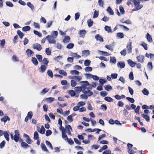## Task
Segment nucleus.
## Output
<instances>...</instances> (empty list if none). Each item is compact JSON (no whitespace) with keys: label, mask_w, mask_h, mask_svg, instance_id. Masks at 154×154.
Returning <instances> with one entry per match:
<instances>
[{"label":"nucleus","mask_w":154,"mask_h":154,"mask_svg":"<svg viewBox=\"0 0 154 154\" xmlns=\"http://www.w3.org/2000/svg\"><path fill=\"white\" fill-rule=\"evenodd\" d=\"M14 135L13 137V134L11 133V137L12 140H14L15 142H17L19 140L22 141V140L21 139L20 136L19 134V130H17L14 131Z\"/></svg>","instance_id":"1"},{"label":"nucleus","mask_w":154,"mask_h":154,"mask_svg":"<svg viewBox=\"0 0 154 154\" xmlns=\"http://www.w3.org/2000/svg\"><path fill=\"white\" fill-rule=\"evenodd\" d=\"M135 8L133 10V11H136L142 8L143 5H142L140 4V2L139 0H133Z\"/></svg>","instance_id":"2"},{"label":"nucleus","mask_w":154,"mask_h":154,"mask_svg":"<svg viewBox=\"0 0 154 154\" xmlns=\"http://www.w3.org/2000/svg\"><path fill=\"white\" fill-rule=\"evenodd\" d=\"M80 83L82 84L81 87L82 89H88L89 88V84L88 81H81Z\"/></svg>","instance_id":"3"},{"label":"nucleus","mask_w":154,"mask_h":154,"mask_svg":"<svg viewBox=\"0 0 154 154\" xmlns=\"http://www.w3.org/2000/svg\"><path fill=\"white\" fill-rule=\"evenodd\" d=\"M55 38L52 35L50 36L48 35L46 37V38L50 44H55L56 43V42L54 40Z\"/></svg>","instance_id":"4"},{"label":"nucleus","mask_w":154,"mask_h":154,"mask_svg":"<svg viewBox=\"0 0 154 154\" xmlns=\"http://www.w3.org/2000/svg\"><path fill=\"white\" fill-rule=\"evenodd\" d=\"M32 47L34 49H37L39 51H40L42 49L41 45L37 43L33 45Z\"/></svg>","instance_id":"5"},{"label":"nucleus","mask_w":154,"mask_h":154,"mask_svg":"<svg viewBox=\"0 0 154 154\" xmlns=\"http://www.w3.org/2000/svg\"><path fill=\"white\" fill-rule=\"evenodd\" d=\"M47 68V66L46 65H42L39 69V72L41 73L44 72Z\"/></svg>","instance_id":"6"},{"label":"nucleus","mask_w":154,"mask_h":154,"mask_svg":"<svg viewBox=\"0 0 154 154\" xmlns=\"http://www.w3.org/2000/svg\"><path fill=\"white\" fill-rule=\"evenodd\" d=\"M65 128L67 130V133L69 135H71V131H72V128L70 125H66Z\"/></svg>","instance_id":"7"},{"label":"nucleus","mask_w":154,"mask_h":154,"mask_svg":"<svg viewBox=\"0 0 154 154\" xmlns=\"http://www.w3.org/2000/svg\"><path fill=\"white\" fill-rule=\"evenodd\" d=\"M137 59L138 62H143L144 61V57L142 55H139L137 56Z\"/></svg>","instance_id":"8"},{"label":"nucleus","mask_w":154,"mask_h":154,"mask_svg":"<svg viewBox=\"0 0 154 154\" xmlns=\"http://www.w3.org/2000/svg\"><path fill=\"white\" fill-rule=\"evenodd\" d=\"M49 89L48 88H46L42 90L40 92L41 95H43L48 91Z\"/></svg>","instance_id":"9"},{"label":"nucleus","mask_w":154,"mask_h":154,"mask_svg":"<svg viewBox=\"0 0 154 154\" xmlns=\"http://www.w3.org/2000/svg\"><path fill=\"white\" fill-rule=\"evenodd\" d=\"M128 64L131 66L134 67L136 64V63L133 61L129 59L128 60Z\"/></svg>","instance_id":"10"},{"label":"nucleus","mask_w":154,"mask_h":154,"mask_svg":"<svg viewBox=\"0 0 154 154\" xmlns=\"http://www.w3.org/2000/svg\"><path fill=\"white\" fill-rule=\"evenodd\" d=\"M117 66L118 67L122 69L125 67V65L124 62H119L118 63Z\"/></svg>","instance_id":"11"},{"label":"nucleus","mask_w":154,"mask_h":154,"mask_svg":"<svg viewBox=\"0 0 154 154\" xmlns=\"http://www.w3.org/2000/svg\"><path fill=\"white\" fill-rule=\"evenodd\" d=\"M70 40V38L68 36H66L63 39V42L65 43H68Z\"/></svg>","instance_id":"12"},{"label":"nucleus","mask_w":154,"mask_h":154,"mask_svg":"<svg viewBox=\"0 0 154 154\" xmlns=\"http://www.w3.org/2000/svg\"><path fill=\"white\" fill-rule=\"evenodd\" d=\"M128 50V53H130L131 52V42H129L128 43L127 47Z\"/></svg>","instance_id":"13"},{"label":"nucleus","mask_w":154,"mask_h":154,"mask_svg":"<svg viewBox=\"0 0 154 154\" xmlns=\"http://www.w3.org/2000/svg\"><path fill=\"white\" fill-rule=\"evenodd\" d=\"M70 56L76 59H79L81 57L80 55H78L76 53H71L70 54Z\"/></svg>","instance_id":"14"},{"label":"nucleus","mask_w":154,"mask_h":154,"mask_svg":"<svg viewBox=\"0 0 154 154\" xmlns=\"http://www.w3.org/2000/svg\"><path fill=\"white\" fill-rule=\"evenodd\" d=\"M41 147L42 150L44 151L47 152H48V151L47 147H46L45 145L43 143H41Z\"/></svg>","instance_id":"15"},{"label":"nucleus","mask_w":154,"mask_h":154,"mask_svg":"<svg viewBox=\"0 0 154 154\" xmlns=\"http://www.w3.org/2000/svg\"><path fill=\"white\" fill-rule=\"evenodd\" d=\"M106 11L110 15H113L114 14L113 11L109 7L107 8Z\"/></svg>","instance_id":"16"},{"label":"nucleus","mask_w":154,"mask_h":154,"mask_svg":"<svg viewBox=\"0 0 154 154\" xmlns=\"http://www.w3.org/2000/svg\"><path fill=\"white\" fill-rule=\"evenodd\" d=\"M95 37L97 41H98L101 42H103V38L99 35H96Z\"/></svg>","instance_id":"17"},{"label":"nucleus","mask_w":154,"mask_h":154,"mask_svg":"<svg viewBox=\"0 0 154 154\" xmlns=\"http://www.w3.org/2000/svg\"><path fill=\"white\" fill-rule=\"evenodd\" d=\"M146 37L148 42H151L152 41V37L148 33H147Z\"/></svg>","instance_id":"18"},{"label":"nucleus","mask_w":154,"mask_h":154,"mask_svg":"<svg viewBox=\"0 0 154 154\" xmlns=\"http://www.w3.org/2000/svg\"><path fill=\"white\" fill-rule=\"evenodd\" d=\"M26 54L27 56H28V57L30 56L33 53V52L32 51L29 49H27L26 50Z\"/></svg>","instance_id":"19"},{"label":"nucleus","mask_w":154,"mask_h":154,"mask_svg":"<svg viewBox=\"0 0 154 154\" xmlns=\"http://www.w3.org/2000/svg\"><path fill=\"white\" fill-rule=\"evenodd\" d=\"M3 134L6 139L7 141H9V138L8 132H7V131H4L3 132Z\"/></svg>","instance_id":"20"},{"label":"nucleus","mask_w":154,"mask_h":154,"mask_svg":"<svg viewBox=\"0 0 154 154\" xmlns=\"http://www.w3.org/2000/svg\"><path fill=\"white\" fill-rule=\"evenodd\" d=\"M86 32L85 30H80L79 32V34L80 36L84 38L85 37Z\"/></svg>","instance_id":"21"},{"label":"nucleus","mask_w":154,"mask_h":154,"mask_svg":"<svg viewBox=\"0 0 154 154\" xmlns=\"http://www.w3.org/2000/svg\"><path fill=\"white\" fill-rule=\"evenodd\" d=\"M54 100V98L52 97H49L46 98V100L47 103H51L53 102Z\"/></svg>","instance_id":"22"},{"label":"nucleus","mask_w":154,"mask_h":154,"mask_svg":"<svg viewBox=\"0 0 154 154\" xmlns=\"http://www.w3.org/2000/svg\"><path fill=\"white\" fill-rule=\"evenodd\" d=\"M83 56H87L90 54V51L88 50H86L82 51Z\"/></svg>","instance_id":"23"},{"label":"nucleus","mask_w":154,"mask_h":154,"mask_svg":"<svg viewBox=\"0 0 154 154\" xmlns=\"http://www.w3.org/2000/svg\"><path fill=\"white\" fill-rule=\"evenodd\" d=\"M109 61L111 63L115 64L116 62V59L114 57H110Z\"/></svg>","instance_id":"24"},{"label":"nucleus","mask_w":154,"mask_h":154,"mask_svg":"<svg viewBox=\"0 0 154 154\" xmlns=\"http://www.w3.org/2000/svg\"><path fill=\"white\" fill-rule=\"evenodd\" d=\"M70 73L72 75H78L79 74V72L75 70H72L70 71Z\"/></svg>","instance_id":"25"},{"label":"nucleus","mask_w":154,"mask_h":154,"mask_svg":"<svg viewBox=\"0 0 154 154\" xmlns=\"http://www.w3.org/2000/svg\"><path fill=\"white\" fill-rule=\"evenodd\" d=\"M32 61L33 64L35 65H37L38 64V62L37 61V59L34 57H32Z\"/></svg>","instance_id":"26"},{"label":"nucleus","mask_w":154,"mask_h":154,"mask_svg":"<svg viewBox=\"0 0 154 154\" xmlns=\"http://www.w3.org/2000/svg\"><path fill=\"white\" fill-rule=\"evenodd\" d=\"M104 88L106 90L108 91L112 90V87L109 85H105Z\"/></svg>","instance_id":"27"},{"label":"nucleus","mask_w":154,"mask_h":154,"mask_svg":"<svg viewBox=\"0 0 154 154\" xmlns=\"http://www.w3.org/2000/svg\"><path fill=\"white\" fill-rule=\"evenodd\" d=\"M140 45L143 47L145 50H147L148 49L147 45L144 42H141Z\"/></svg>","instance_id":"28"},{"label":"nucleus","mask_w":154,"mask_h":154,"mask_svg":"<svg viewBox=\"0 0 154 154\" xmlns=\"http://www.w3.org/2000/svg\"><path fill=\"white\" fill-rule=\"evenodd\" d=\"M31 29L30 27L29 26H26L23 27L22 28V30L24 32H26L30 30Z\"/></svg>","instance_id":"29"},{"label":"nucleus","mask_w":154,"mask_h":154,"mask_svg":"<svg viewBox=\"0 0 154 154\" xmlns=\"http://www.w3.org/2000/svg\"><path fill=\"white\" fill-rule=\"evenodd\" d=\"M45 143L47 146H48V147L50 148L51 150H52L53 149V146L51 144V143L48 141H46Z\"/></svg>","instance_id":"30"},{"label":"nucleus","mask_w":154,"mask_h":154,"mask_svg":"<svg viewBox=\"0 0 154 154\" xmlns=\"http://www.w3.org/2000/svg\"><path fill=\"white\" fill-rule=\"evenodd\" d=\"M21 142H22L21 143V146L22 147L24 148H27L29 146V145L26 142H23V141Z\"/></svg>","instance_id":"31"},{"label":"nucleus","mask_w":154,"mask_h":154,"mask_svg":"<svg viewBox=\"0 0 154 154\" xmlns=\"http://www.w3.org/2000/svg\"><path fill=\"white\" fill-rule=\"evenodd\" d=\"M17 33L19 35L20 38L22 39L24 36V34L23 33L19 30L17 31Z\"/></svg>","instance_id":"32"},{"label":"nucleus","mask_w":154,"mask_h":154,"mask_svg":"<svg viewBox=\"0 0 154 154\" xmlns=\"http://www.w3.org/2000/svg\"><path fill=\"white\" fill-rule=\"evenodd\" d=\"M12 60L14 62H17L19 61L18 58L15 55L13 56L12 57Z\"/></svg>","instance_id":"33"},{"label":"nucleus","mask_w":154,"mask_h":154,"mask_svg":"<svg viewBox=\"0 0 154 154\" xmlns=\"http://www.w3.org/2000/svg\"><path fill=\"white\" fill-rule=\"evenodd\" d=\"M82 88L81 87H76L75 88V90L77 92H80L82 91Z\"/></svg>","instance_id":"34"},{"label":"nucleus","mask_w":154,"mask_h":154,"mask_svg":"<svg viewBox=\"0 0 154 154\" xmlns=\"http://www.w3.org/2000/svg\"><path fill=\"white\" fill-rule=\"evenodd\" d=\"M104 99L106 101L109 102H112L113 101V99L109 97H105Z\"/></svg>","instance_id":"35"},{"label":"nucleus","mask_w":154,"mask_h":154,"mask_svg":"<svg viewBox=\"0 0 154 154\" xmlns=\"http://www.w3.org/2000/svg\"><path fill=\"white\" fill-rule=\"evenodd\" d=\"M51 50L49 48L46 49L45 53L47 55H50L51 54Z\"/></svg>","instance_id":"36"},{"label":"nucleus","mask_w":154,"mask_h":154,"mask_svg":"<svg viewBox=\"0 0 154 154\" xmlns=\"http://www.w3.org/2000/svg\"><path fill=\"white\" fill-rule=\"evenodd\" d=\"M59 73L63 75L64 76H66L67 75L66 72L63 70H60L59 71Z\"/></svg>","instance_id":"37"},{"label":"nucleus","mask_w":154,"mask_h":154,"mask_svg":"<svg viewBox=\"0 0 154 154\" xmlns=\"http://www.w3.org/2000/svg\"><path fill=\"white\" fill-rule=\"evenodd\" d=\"M38 134L37 131H35L34 134V139L35 140H38Z\"/></svg>","instance_id":"38"},{"label":"nucleus","mask_w":154,"mask_h":154,"mask_svg":"<svg viewBox=\"0 0 154 154\" xmlns=\"http://www.w3.org/2000/svg\"><path fill=\"white\" fill-rule=\"evenodd\" d=\"M77 84L76 81L74 80H72L71 81V85L72 87H75Z\"/></svg>","instance_id":"39"},{"label":"nucleus","mask_w":154,"mask_h":154,"mask_svg":"<svg viewBox=\"0 0 154 154\" xmlns=\"http://www.w3.org/2000/svg\"><path fill=\"white\" fill-rule=\"evenodd\" d=\"M45 129L44 127V126H42L41 127L40 129V130L39 132L42 134H43L45 133Z\"/></svg>","instance_id":"40"},{"label":"nucleus","mask_w":154,"mask_h":154,"mask_svg":"<svg viewBox=\"0 0 154 154\" xmlns=\"http://www.w3.org/2000/svg\"><path fill=\"white\" fill-rule=\"evenodd\" d=\"M58 34V32L57 31H53L52 32L51 35L56 38Z\"/></svg>","instance_id":"41"},{"label":"nucleus","mask_w":154,"mask_h":154,"mask_svg":"<svg viewBox=\"0 0 154 154\" xmlns=\"http://www.w3.org/2000/svg\"><path fill=\"white\" fill-rule=\"evenodd\" d=\"M147 68L149 70H151L152 69V66L151 62H149L147 64Z\"/></svg>","instance_id":"42"},{"label":"nucleus","mask_w":154,"mask_h":154,"mask_svg":"<svg viewBox=\"0 0 154 154\" xmlns=\"http://www.w3.org/2000/svg\"><path fill=\"white\" fill-rule=\"evenodd\" d=\"M85 103L83 101H80L78 102L77 105L78 106L80 107L81 106H82L85 105Z\"/></svg>","instance_id":"43"},{"label":"nucleus","mask_w":154,"mask_h":154,"mask_svg":"<svg viewBox=\"0 0 154 154\" xmlns=\"http://www.w3.org/2000/svg\"><path fill=\"white\" fill-rule=\"evenodd\" d=\"M105 30L106 31L108 32H111L112 30L111 27L108 26H106L105 27Z\"/></svg>","instance_id":"44"},{"label":"nucleus","mask_w":154,"mask_h":154,"mask_svg":"<svg viewBox=\"0 0 154 154\" xmlns=\"http://www.w3.org/2000/svg\"><path fill=\"white\" fill-rule=\"evenodd\" d=\"M26 142L29 144H30L32 142V141L31 139L29 137L26 138L25 140Z\"/></svg>","instance_id":"45"},{"label":"nucleus","mask_w":154,"mask_h":154,"mask_svg":"<svg viewBox=\"0 0 154 154\" xmlns=\"http://www.w3.org/2000/svg\"><path fill=\"white\" fill-rule=\"evenodd\" d=\"M88 24L89 27H90L92 26L93 23V21L89 19L87 20Z\"/></svg>","instance_id":"46"},{"label":"nucleus","mask_w":154,"mask_h":154,"mask_svg":"<svg viewBox=\"0 0 154 154\" xmlns=\"http://www.w3.org/2000/svg\"><path fill=\"white\" fill-rule=\"evenodd\" d=\"M74 45L73 43H69L66 46V48L70 49L73 48Z\"/></svg>","instance_id":"47"},{"label":"nucleus","mask_w":154,"mask_h":154,"mask_svg":"<svg viewBox=\"0 0 154 154\" xmlns=\"http://www.w3.org/2000/svg\"><path fill=\"white\" fill-rule=\"evenodd\" d=\"M6 4L7 6L10 7H12L14 6L13 5L11 2L9 1L6 2Z\"/></svg>","instance_id":"48"},{"label":"nucleus","mask_w":154,"mask_h":154,"mask_svg":"<svg viewBox=\"0 0 154 154\" xmlns=\"http://www.w3.org/2000/svg\"><path fill=\"white\" fill-rule=\"evenodd\" d=\"M91 62L90 60H86L85 61L84 65L85 66H88L89 65Z\"/></svg>","instance_id":"49"},{"label":"nucleus","mask_w":154,"mask_h":154,"mask_svg":"<svg viewBox=\"0 0 154 154\" xmlns=\"http://www.w3.org/2000/svg\"><path fill=\"white\" fill-rule=\"evenodd\" d=\"M69 93L72 97L74 96L75 94V91L73 90H71L69 91Z\"/></svg>","instance_id":"50"},{"label":"nucleus","mask_w":154,"mask_h":154,"mask_svg":"<svg viewBox=\"0 0 154 154\" xmlns=\"http://www.w3.org/2000/svg\"><path fill=\"white\" fill-rule=\"evenodd\" d=\"M117 36L119 38H122L123 37L124 34L122 33L119 32L117 33Z\"/></svg>","instance_id":"51"},{"label":"nucleus","mask_w":154,"mask_h":154,"mask_svg":"<svg viewBox=\"0 0 154 154\" xmlns=\"http://www.w3.org/2000/svg\"><path fill=\"white\" fill-rule=\"evenodd\" d=\"M98 15V11L95 10L94 12V14L93 16L94 18L97 17Z\"/></svg>","instance_id":"52"},{"label":"nucleus","mask_w":154,"mask_h":154,"mask_svg":"<svg viewBox=\"0 0 154 154\" xmlns=\"http://www.w3.org/2000/svg\"><path fill=\"white\" fill-rule=\"evenodd\" d=\"M27 5L29 6L32 10H33L34 9V5L30 2H28L27 3Z\"/></svg>","instance_id":"53"},{"label":"nucleus","mask_w":154,"mask_h":154,"mask_svg":"<svg viewBox=\"0 0 154 154\" xmlns=\"http://www.w3.org/2000/svg\"><path fill=\"white\" fill-rule=\"evenodd\" d=\"M119 10L121 14H123L125 13V10L122 6H119Z\"/></svg>","instance_id":"54"},{"label":"nucleus","mask_w":154,"mask_h":154,"mask_svg":"<svg viewBox=\"0 0 154 154\" xmlns=\"http://www.w3.org/2000/svg\"><path fill=\"white\" fill-rule=\"evenodd\" d=\"M142 116L147 121H148L149 120V118L147 115L145 114H142Z\"/></svg>","instance_id":"55"},{"label":"nucleus","mask_w":154,"mask_h":154,"mask_svg":"<svg viewBox=\"0 0 154 154\" xmlns=\"http://www.w3.org/2000/svg\"><path fill=\"white\" fill-rule=\"evenodd\" d=\"M8 119L9 120V117L7 116H5L2 119H1V121L2 122H6Z\"/></svg>","instance_id":"56"},{"label":"nucleus","mask_w":154,"mask_h":154,"mask_svg":"<svg viewBox=\"0 0 154 154\" xmlns=\"http://www.w3.org/2000/svg\"><path fill=\"white\" fill-rule=\"evenodd\" d=\"M143 93L145 95H147L149 94V91L146 88H144L142 91Z\"/></svg>","instance_id":"57"},{"label":"nucleus","mask_w":154,"mask_h":154,"mask_svg":"<svg viewBox=\"0 0 154 154\" xmlns=\"http://www.w3.org/2000/svg\"><path fill=\"white\" fill-rule=\"evenodd\" d=\"M33 26L35 28L38 29L40 28L39 24L38 23L34 22L33 23Z\"/></svg>","instance_id":"58"},{"label":"nucleus","mask_w":154,"mask_h":154,"mask_svg":"<svg viewBox=\"0 0 154 154\" xmlns=\"http://www.w3.org/2000/svg\"><path fill=\"white\" fill-rule=\"evenodd\" d=\"M105 47L109 50L111 51L113 50V48L111 45H106L105 46Z\"/></svg>","instance_id":"59"},{"label":"nucleus","mask_w":154,"mask_h":154,"mask_svg":"<svg viewBox=\"0 0 154 154\" xmlns=\"http://www.w3.org/2000/svg\"><path fill=\"white\" fill-rule=\"evenodd\" d=\"M85 70L87 72H91L92 70V68L91 67H87L85 69Z\"/></svg>","instance_id":"60"},{"label":"nucleus","mask_w":154,"mask_h":154,"mask_svg":"<svg viewBox=\"0 0 154 154\" xmlns=\"http://www.w3.org/2000/svg\"><path fill=\"white\" fill-rule=\"evenodd\" d=\"M85 75L87 79H90L92 78L93 75L89 73H86L85 74Z\"/></svg>","instance_id":"61"},{"label":"nucleus","mask_w":154,"mask_h":154,"mask_svg":"<svg viewBox=\"0 0 154 154\" xmlns=\"http://www.w3.org/2000/svg\"><path fill=\"white\" fill-rule=\"evenodd\" d=\"M40 21L41 23H46V20L43 17H42L40 19Z\"/></svg>","instance_id":"62"},{"label":"nucleus","mask_w":154,"mask_h":154,"mask_svg":"<svg viewBox=\"0 0 154 154\" xmlns=\"http://www.w3.org/2000/svg\"><path fill=\"white\" fill-rule=\"evenodd\" d=\"M62 138L64 139V140H67L68 138H67V135L65 134V132L62 133Z\"/></svg>","instance_id":"63"},{"label":"nucleus","mask_w":154,"mask_h":154,"mask_svg":"<svg viewBox=\"0 0 154 154\" xmlns=\"http://www.w3.org/2000/svg\"><path fill=\"white\" fill-rule=\"evenodd\" d=\"M111 151L109 149H107L103 152V154H111Z\"/></svg>","instance_id":"64"}]
</instances>
